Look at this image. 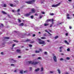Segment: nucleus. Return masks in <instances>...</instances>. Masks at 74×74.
<instances>
[{
	"mask_svg": "<svg viewBox=\"0 0 74 74\" xmlns=\"http://www.w3.org/2000/svg\"><path fill=\"white\" fill-rule=\"evenodd\" d=\"M64 42H65V43H67V44L68 45H69V43L67 41H66V40H64Z\"/></svg>",
	"mask_w": 74,
	"mask_h": 74,
	"instance_id": "25",
	"label": "nucleus"
},
{
	"mask_svg": "<svg viewBox=\"0 0 74 74\" xmlns=\"http://www.w3.org/2000/svg\"><path fill=\"white\" fill-rule=\"evenodd\" d=\"M2 13H3V14H7V13L5 12V11H2Z\"/></svg>",
	"mask_w": 74,
	"mask_h": 74,
	"instance_id": "16",
	"label": "nucleus"
},
{
	"mask_svg": "<svg viewBox=\"0 0 74 74\" xmlns=\"http://www.w3.org/2000/svg\"><path fill=\"white\" fill-rule=\"evenodd\" d=\"M34 17V16H33V15L31 16V19H33Z\"/></svg>",
	"mask_w": 74,
	"mask_h": 74,
	"instance_id": "28",
	"label": "nucleus"
},
{
	"mask_svg": "<svg viewBox=\"0 0 74 74\" xmlns=\"http://www.w3.org/2000/svg\"><path fill=\"white\" fill-rule=\"evenodd\" d=\"M69 29H71L72 28V27L71 26H69Z\"/></svg>",
	"mask_w": 74,
	"mask_h": 74,
	"instance_id": "34",
	"label": "nucleus"
},
{
	"mask_svg": "<svg viewBox=\"0 0 74 74\" xmlns=\"http://www.w3.org/2000/svg\"><path fill=\"white\" fill-rule=\"evenodd\" d=\"M35 2V0H32L28 1H25V3L28 4H32Z\"/></svg>",
	"mask_w": 74,
	"mask_h": 74,
	"instance_id": "3",
	"label": "nucleus"
},
{
	"mask_svg": "<svg viewBox=\"0 0 74 74\" xmlns=\"http://www.w3.org/2000/svg\"><path fill=\"white\" fill-rule=\"evenodd\" d=\"M63 48V47H60V48H59V49H60V52H62V48Z\"/></svg>",
	"mask_w": 74,
	"mask_h": 74,
	"instance_id": "14",
	"label": "nucleus"
},
{
	"mask_svg": "<svg viewBox=\"0 0 74 74\" xmlns=\"http://www.w3.org/2000/svg\"><path fill=\"white\" fill-rule=\"evenodd\" d=\"M14 66V64H11V66Z\"/></svg>",
	"mask_w": 74,
	"mask_h": 74,
	"instance_id": "51",
	"label": "nucleus"
},
{
	"mask_svg": "<svg viewBox=\"0 0 74 74\" xmlns=\"http://www.w3.org/2000/svg\"><path fill=\"white\" fill-rule=\"evenodd\" d=\"M49 24H44V26H48V25H49Z\"/></svg>",
	"mask_w": 74,
	"mask_h": 74,
	"instance_id": "18",
	"label": "nucleus"
},
{
	"mask_svg": "<svg viewBox=\"0 0 74 74\" xmlns=\"http://www.w3.org/2000/svg\"><path fill=\"white\" fill-rule=\"evenodd\" d=\"M10 60L11 61H13V62H13V63H14L15 62H16V61L14 60L13 58H11V59H10Z\"/></svg>",
	"mask_w": 74,
	"mask_h": 74,
	"instance_id": "10",
	"label": "nucleus"
},
{
	"mask_svg": "<svg viewBox=\"0 0 74 74\" xmlns=\"http://www.w3.org/2000/svg\"><path fill=\"white\" fill-rule=\"evenodd\" d=\"M38 40L39 41L38 43L39 44H43L44 45L45 44V42L43 41L42 39L38 38Z\"/></svg>",
	"mask_w": 74,
	"mask_h": 74,
	"instance_id": "1",
	"label": "nucleus"
},
{
	"mask_svg": "<svg viewBox=\"0 0 74 74\" xmlns=\"http://www.w3.org/2000/svg\"><path fill=\"white\" fill-rule=\"evenodd\" d=\"M34 42L33 41H31V42H30V43H34Z\"/></svg>",
	"mask_w": 74,
	"mask_h": 74,
	"instance_id": "53",
	"label": "nucleus"
},
{
	"mask_svg": "<svg viewBox=\"0 0 74 74\" xmlns=\"http://www.w3.org/2000/svg\"><path fill=\"white\" fill-rule=\"evenodd\" d=\"M53 58V59L54 61H55V62H57V57H56V56H54Z\"/></svg>",
	"mask_w": 74,
	"mask_h": 74,
	"instance_id": "5",
	"label": "nucleus"
},
{
	"mask_svg": "<svg viewBox=\"0 0 74 74\" xmlns=\"http://www.w3.org/2000/svg\"><path fill=\"white\" fill-rule=\"evenodd\" d=\"M29 47H32V45L31 44H29Z\"/></svg>",
	"mask_w": 74,
	"mask_h": 74,
	"instance_id": "33",
	"label": "nucleus"
},
{
	"mask_svg": "<svg viewBox=\"0 0 74 74\" xmlns=\"http://www.w3.org/2000/svg\"><path fill=\"white\" fill-rule=\"evenodd\" d=\"M14 5L13 4H10V6L11 7H13Z\"/></svg>",
	"mask_w": 74,
	"mask_h": 74,
	"instance_id": "24",
	"label": "nucleus"
},
{
	"mask_svg": "<svg viewBox=\"0 0 74 74\" xmlns=\"http://www.w3.org/2000/svg\"><path fill=\"white\" fill-rule=\"evenodd\" d=\"M41 39H46V37H42L41 38Z\"/></svg>",
	"mask_w": 74,
	"mask_h": 74,
	"instance_id": "17",
	"label": "nucleus"
},
{
	"mask_svg": "<svg viewBox=\"0 0 74 74\" xmlns=\"http://www.w3.org/2000/svg\"><path fill=\"white\" fill-rule=\"evenodd\" d=\"M51 21H52V19H49L47 20H46V21H45V23H48L49 22H50Z\"/></svg>",
	"mask_w": 74,
	"mask_h": 74,
	"instance_id": "9",
	"label": "nucleus"
},
{
	"mask_svg": "<svg viewBox=\"0 0 74 74\" xmlns=\"http://www.w3.org/2000/svg\"><path fill=\"white\" fill-rule=\"evenodd\" d=\"M44 54L45 55H47V53L46 51H45V52L44 53Z\"/></svg>",
	"mask_w": 74,
	"mask_h": 74,
	"instance_id": "38",
	"label": "nucleus"
},
{
	"mask_svg": "<svg viewBox=\"0 0 74 74\" xmlns=\"http://www.w3.org/2000/svg\"><path fill=\"white\" fill-rule=\"evenodd\" d=\"M40 69L39 68H38L37 69H36L35 70V71L36 72H37V71H38Z\"/></svg>",
	"mask_w": 74,
	"mask_h": 74,
	"instance_id": "20",
	"label": "nucleus"
},
{
	"mask_svg": "<svg viewBox=\"0 0 74 74\" xmlns=\"http://www.w3.org/2000/svg\"><path fill=\"white\" fill-rule=\"evenodd\" d=\"M20 11V9H18V10H17V12H19Z\"/></svg>",
	"mask_w": 74,
	"mask_h": 74,
	"instance_id": "37",
	"label": "nucleus"
},
{
	"mask_svg": "<svg viewBox=\"0 0 74 74\" xmlns=\"http://www.w3.org/2000/svg\"><path fill=\"white\" fill-rule=\"evenodd\" d=\"M62 23H63V22H61V23H59V24H58L59 25H60V24H62Z\"/></svg>",
	"mask_w": 74,
	"mask_h": 74,
	"instance_id": "50",
	"label": "nucleus"
},
{
	"mask_svg": "<svg viewBox=\"0 0 74 74\" xmlns=\"http://www.w3.org/2000/svg\"><path fill=\"white\" fill-rule=\"evenodd\" d=\"M67 19H70V17H69V16L67 17Z\"/></svg>",
	"mask_w": 74,
	"mask_h": 74,
	"instance_id": "43",
	"label": "nucleus"
},
{
	"mask_svg": "<svg viewBox=\"0 0 74 74\" xmlns=\"http://www.w3.org/2000/svg\"><path fill=\"white\" fill-rule=\"evenodd\" d=\"M58 36H56L55 37V39L58 38Z\"/></svg>",
	"mask_w": 74,
	"mask_h": 74,
	"instance_id": "27",
	"label": "nucleus"
},
{
	"mask_svg": "<svg viewBox=\"0 0 74 74\" xmlns=\"http://www.w3.org/2000/svg\"><path fill=\"white\" fill-rule=\"evenodd\" d=\"M70 16V15H69V14H68L66 16Z\"/></svg>",
	"mask_w": 74,
	"mask_h": 74,
	"instance_id": "56",
	"label": "nucleus"
},
{
	"mask_svg": "<svg viewBox=\"0 0 74 74\" xmlns=\"http://www.w3.org/2000/svg\"><path fill=\"white\" fill-rule=\"evenodd\" d=\"M31 41L30 39H27V40H25V42H29Z\"/></svg>",
	"mask_w": 74,
	"mask_h": 74,
	"instance_id": "12",
	"label": "nucleus"
},
{
	"mask_svg": "<svg viewBox=\"0 0 74 74\" xmlns=\"http://www.w3.org/2000/svg\"><path fill=\"white\" fill-rule=\"evenodd\" d=\"M18 58H21V56H18Z\"/></svg>",
	"mask_w": 74,
	"mask_h": 74,
	"instance_id": "57",
	"label": "nucleus"
},
{
	"mask_svg": "<svg viewBox=\"0 0 74 74\" xmlns=\"http://www.w3.org/2000/svg\"><path fill=\"white\" fill-rule=\"evenodd\" d=\"M7 16H8L10 18V15L9 14H8L7 15Z\"/></svg>",
	"mask_w": 74,
	"mask_h": 74,
	"instance_id": "46",
	"label": "nucleus"
},
{
	"mask_svg": "<svg viewBox=\"0 0 74 74\" xmlns=\"http://www.w3.org/2000/svg\"><path fill=\"white\" fill-rule=\"evenodd\" d=\"M12 12H14V10H12Z\"/></svg>",
	"mask_w": 74,
	"mask_h": 74,
	"instance_id": "61",
	"label": "nucleus"
},
{
	"mask_svg": "<svg viewBox=\"0 0 74 74\" xmlns=\"http://www.w3.org/2000/svg\"><path fill=\"white\" fill-rule=\"evenodd\" d=\"M23 25H24V24L23 23H21L19 25V26H23Z\"/></svg>",
	"mask_w": 74,
	"mask_h": 74,
	"instance_id": "15",
	"label": "nucleus"
},
{
	"mask_svg": "<svg viewBox=\"0 0 74 74\" xmlns=\"http://www.w3.org/2000/svg\"><path fill=\"white\" fill-rule=\"evenodd\" d=\"M60 3H59L58 4H57V5H52V7H57L60 5Z\"/></svg>",
	"mask_w": 74,
	"mask_h": 74,
	"instance_id": "4",
	"label": "nucleus"
},
{
	"mask_svg": "<svg viewBox=\"0 0 74 74\" xmlns=\"http://www.w3.org/2000/svg\"><path fill=\"white\" fill-rule=\"evenodd\" d=\"M50 73H53V72L52 71H50Z\"/></svg>",
	"mask_w": 74,
	"mask_h": 74,
	"instance_id": "54",
	"label": "nucleus"
},
{
	"mask_svg": "<svg viewBox=\"0 0 74 74\" xmlns=\"http://www.w3.org/2000/svg\"><path fill=\"white\" fill-rule=\"evenodd\" d=\"M32 14V12H30L29 13V14H25V16H29L31 15V14Z\"/></svg>",
	"mask_w": 74,
	"mask_h": 74,
	"instance_id": "6",
	"label": "nucleus"
},
{
	"mask_svg": "<svg viewBox=\"0 0 74 74\" xmlns=\"http://www.w3.org/2000/svg\"><path fill=\"white\" fill-rule=\"evenodd\" d=\"M58 73H59V74H60V70L59 69H58Z\"/></svg>",
	"mask_w": 74,
	"mask_h": 74,
	"instance_id": "26",
	"label": "nucleus"
},
{
	"mask_svg": "<svg viewBox=\"0 0 74 74\" xmlns=\"http://www.w3.org/2000/svg\"><path fill=\"white\" fill-rule=\"evenodd\" d=\"M4 39H9L10 38L8 37H5L4 38Z\"/></svg>",
	"mask_w": 74,
	"mask_h": 74,
	"instance_id": "22",
	"label": "nucleus"
},
{
	"mask_svg": "<svg viewBox=\"0 0 74 74\" xmlns=\"http://www.w3.org/2000/svg\"><path fill=\"white\" fill-rule=\"evenodd\" d=\"M65 74H69V73L67 72H66Z\"/></svg>",
	"mask_w": 74,
	"mask_h": 74,
	"instance_id": "63",
	"label": "nucleus"
},
{
	"mask_svg": "<svg viewBox=\"0 0 74 74\" xmlns=\"http://www.w3.org/2000/svg\"><path fill=\"white\" fill-rule=\"evenodd\" d=\"M6 6L7 5L5 4H4V5H3V6H4V7H6Z\"/></svg>",
	"mask_w": 74,
	"mask_h": 74,
	"instance_id": "30",
	"label": "nucleus"
},
{
	"mask_svg": "<svg viewBox=\"0 0 74 74\" xmlns=\"http://www.w3.org/2000/svg\"><path fill=\"white\" fill-rule=\"evenodd\" d=\"M70 49L69 48H68V49H67V51H70Z\"/></svg>",
	"mask_w": 74,
	"mask_h": 74,
	"instance_id": "39",
	"label": "nucleus"
},
{
	"mask_svg": "<svg viewBox=\"0 0 74 74\" xmlns=\"http://www.w3.org/2000/svg\"><path fill=\"white\" fill-rule=\"evenodd\" d=\"M68 1L71 2V0H68Z\"/></svg>",
	"mask_w": 74,
	"mask_h": 74,
	"instance_id": "62",
	"label": "nucleus"
},
{
	"mask_svg": "<svg viewBox=\"0 0 74 74\" xmlns=\"http://www.w3.org/2000/svg\"><path fill=\"white\" fill-rule=\"evenodd\" d=\"M35 52L36 53H40V51H36Z\"/></svg>",
	"mask_w": 74,
	"mask_h": 74,
	"instance_id": "21",
	"label": "nucleus"
},
{
	"mask_svg": "<svg viewBox=\"0 0 74 74\" xmlns=\"http://www.w3.org/2000/svg\"><path fill=\"white\" fill-rule=\"evenodd\" d=\"M53 21V19H52V21H51L52 23V24H51L50 26V27H51L54 24Z\"/></svg>",
	"mask_w": 74,
	"mask_h": 74,
	"instance_id": "8",
	"label": "nucleus"
},
{
	"mask_svg": "<svg viewBox=\"0 0 74 74\" xmlns=\"http://www.w3.org/2000/svg\"><path fill=\"white\" fill-rule=\"evenodd\" d=\"M15 46V44H13L12 45V47H14V46Z\"/></svg>",
	"mask_w": 74,
	"mask_h": 74,
	"instance_id": "45",
	"label": "nucleus"
},
{
	"mask_svg": "<svg viewBox=\"0 0 74 74\" xmlns=\"http://www.w3.org/2000/svg\"><path fill=\"white\" fill-rule=\"evenodd\" d=\"M13 41H14V42H18V41L16 40H13Z\"/></svg>",
	"mask_w": 74,
	"mask_h": 74,
	"instance_id": "29",
	"label": "nucleus"
},
{
	"mask_svg": "<svg viewBox=\"0 0 74 74\" xmlns=\"http://www.w3.org/2000/svg\"><path fill=\"white\" fill-rule=\"evenodd\" d=\"M20 73L21 74H23V70H22L21 71H20Z\"/></svg>",
	"mask_w": 74,
	"mask_h": 74,
	"instance_id": "19",
	"label": "nucleus"
},
{
	"mask_svg": "<svg viewBox=\"0 0 74 74\" xmlns=\"http://www.w3.org/2000/svg\"><path fill=\"white\" fill-rule=\"evenodd\" d=\"M31 11H32V12H31L32 13H35L36 12V10L34 8H32L31 10Z\"/></svg>",
	"mask_w": 74,
	"mask_h": 74,
	"instance_id": "7",
	"label": "nucleus"
},
{
	"mask_svg": "<svg viewBox=\"0 0 74 74\" xmlns=\"http://www.w3.org/2000/svg\"><path fill=\"white\" fill-rule=\"evenodd\" d=\"M41 59V58L40 57H39L37 58V60H40Z\"/></svg>",
	"mask_w": 74,
	"mask_h": 74,
	"instance_id": "35",
	"label": "nucleus"
},
{
	"mask_svg": "<svg viewBox=\"0 0 74 74\" xmlns=\"http://www.w3.org/2000/svg\"><path fill=\"white\" fill-rule=\"evenodd\" d=\"M50 15H51V16H53L54 14L53 13H51V14H50Z\"/></svg>",
	"mask_w": 74,
	"mask_h": 74,
	"instance_id": "32",
	"label": "nucleus"
},
{
	"mask_svg": "<svg viewBox=\"0 0 74 74\" xmlns=\"http://www.w3.org/2000/svg\"><path fill=\"white\" fill-rule=\"evenodd\" d=\"M1 26H2V27L4 26V25L3 24H1Z\"/></svg>",
	"mask_w": 74,
	"mask_h": 74,
	"instance_id": "47",
	"label": "nucleus"
},
{
	"mask_svg": "<svg viewBox=\"0 0 74 74\" xmlns=\"http://www.w3.org/2000/svg\"><path fill=\"white\" fill-rule=\"evenodd\" d=\"M1 55H3V52H1Z\"/></svg>",
	"mask_w": 74,
	"mask_h": 74,
	"instance_id": "48",
	"label": "nucleus"
},
{
	"mask_svg": "<svg viewBox=\"0 0 74 74\" xmlns=\"http://www.w3.org/2000/svg\"><path fill=\"white\" fill-rule=\"evenodd\" d=\"M35 16H38L37 14V13H36L35 14Z\"/></svg>",
	"mask_w": 74,
	"mask_h": 74,
	"instance_id": "52",
	"label": "nucleus"
},
{
	"mask_svg": "<svg viewBox=\"0 0 74 74\" xmlns=\"http://www.w3.org/2000/svg\"><path fill=\"white\" fill-rule=\"evenodd\" d=\"M68 33H66V36H68Z\"/></svg>",
	"mask_w": 74,
	"mask_h": 74,
	"instance_id": "42",
	"label": "nucleus"
},
{
	"mask_svg": "<svg viewBox=\"0 0 74 74\" xmlns=\"http://www.w3.org/2000/svg\"><path fill=\"white\" fill-rule=\"evenodd\" d=\"M61 55L63 56V55H64V54L63 53H62Z\"/></svg>",
	"mask_w": 74,
	"mask_h": 74,
	"instance_id": "64",
	"label": "nucleus"
},
{
	"mask_svg": "<svg viewBox=\"0 0 74 74\" xmlns=\"http://www.w3.org/2000/svg\"><path fill=\"white\" fill-rule=\"evenodd\" d=\"M42 16H40V18H42Z\"/></svg>",
	"mask_w": 74,
	"mask_h": 74,
	"instance_id": "49",
	"label": "nucleus"
},
{
	"mask_svg": "<svg viewBox=\"0 0 74 74\" xmlns=\"http://www.w3.org/2000/svg\"><path fill=\"white\" fill-rule=\"evenodd\" d=\"M35 36L36 35L35 34H33L32 35V36H33V37H35Z\"/></svg>",
	"mask_w": 74,
	"mask_h": 74,
	"instance_id": "41",
	"label": "nucleus"
},
{
	"mask_svg": "<svg viewBox=\"0 0 74 74\" xmlns=\"http://www.w3.org/2000/svg\"><path fill=\"white\" fill-rule=\"evenodd\" d=\"M70 58L69 57H67L66 58V59L67 60H70Z\"/></svg>",
	"mask_w": 74,
	"mask_h": 74,
	"instance_id": "31",
	"label": "nucleus"
},
{
	"mask_svg": "<svg viewBox=\"0 0 74 74\" xmlns=\"http://www.w3.org/2000/svg\"><path fill=\"white\" fill-rule=\"evenodd\" d=\"M39 50H40V51H42V49H39Z\"/></svg>",
	"mask_w": 74,
	"mask_h": 74,
	"instance_id": "59",
	"label": "nucleus"
},
{
	"mask_svg": "<svg viewBox=\"0 0 74 74\" xmlns=\"http://www.w3.org/2000/svg\"><path fill=\"white\" fill-rule=\"evenodd\" d=\"M28 63L29 64H31L33 65H35L36 64H37L39 63V62H32V61H28Z\"/></svg>",
	"mask_w": 74,
	"mask_h": 74,
	"instance_id": "2",
	"label": "nucleus"
},
{
	"mask_svg": "<svg viewBox=\"0 0 74 74\" xmlns=\"http://www.w3.org/2000/svg\"><path fill=\"white\" fill-rule=\"evenodd\" d=\"M16 51L17 53H21V50L20 49H17V50H16Z\"/></svg>",
	"mask_w": 74,
	"mask_h": 74,
	"instance_id": "11",
	"label": "nucleus"
},
{
	"mask_svg": "<svg viewBox=\"0 0 74 74\" xmlns=\"http://www.w3.org/2000/svg\"><path fill=\"white\" fill-rule=\"evenodd\" d=\"M45 32H47L49 34L50 36H52V34H51L49 32L47 31V30H45Z\"/></svg>",
	"mask_w": 74,
	"mask_h": 74,
	"instance_id": "13",
	"label": "nucleus"
},
{
	"mask_svg": "<svg viewBox=\"0 0 74 74\" xmlns=\"http://www.w3.org/2000/svg\"><path fill=\"white\" fill-rule=\"evenodd\" d=\"M60 60L61 61L63 60V59L62 58H60Z\"/></svg>",
	"mask_w": 74,
	"mask_h": 74,
	"instance_id": "40",
	"label": "nucleus"
},
{
	"mask_svg": "<svg viewBox=\"0 0 74 74\" xmlns=\"http://www.w3.org/2000/svg\"><path fill=\"white\" fill-rule=\"evenodd\" d=\"M42 14H45V12H42Z\"/></svg>",
	"mask_w": 74,
	"mask_h": 74,
	"instance_id": "55",
	"label": "nucleus"
},
{
	"mask_svg": "<svg viewBox=\"0 0 74 74\" xmlns=\"http://www.w3.org/2000/svg\"><path fill=\"white\" fill-rule=\"evenodd\" d=\"M18 22L19 23H20L21 22V20H20L19 19H18Z\"/></svg>",
	"mask_w": 74,
	"mask_h": 74,
	"instance_id": "36",
	"label": "nucleus"
},
{
	"mask_svg": "<svg viewBox=\"0 0 74 74\" xmlns=\"http://www.w3.org/2000/svg\"><path fill=\"white\" fill-rule=\"evenodd\" d=\"M49 32L52 33V31L50 29H49Z\"/></svg>",
	"mask_w": 74,
	"mask_h": 74,
	"instance_id": "44",
	"label": "nucleus"
},
{
	"mask_svg": "<svg viewBox=\"0 0 74 74\" xmlns=\"http://www.w3.org/2000/svg\"><path fill=\"white\" fill-rule=\"evenodd\" d=\"M14 72H16V70H15L14 71Z\"/></svg>",
	"mask_w": 74,
	"mask_h": 74,
	"instance_id": "58",
	"label": "nucleus"
},
{
	"mask_svg": "<svg viewBox=\"0 0 74 74\" xmlns=\"http://www.w3.org/2000/svg\"><path fill=\"white\" fill-rule=\"evenodd\" d=\"M30 70H32V67H30Z\"/></svg>",
	"mask_w": 74,
	"mask_h": 74,
	"instance_id": "60",
	"label": "nucleus"
},
{
	"mask_svg": "<svg viewBox=\"0 0 74 74\" xmlns=\"http://www.w3.org/2000/svg\"><path fill=\"white\" fill-rule=\"evenodd\" d=\"M43 70H44V69L43 68V67H42V68H41V72H42V71H43Z\"/></svg>",
	"mask_w": 74,
	"mask_h": 74,
	"instance_id": "23",
	"label": "nucleus"
}]
</instances>
